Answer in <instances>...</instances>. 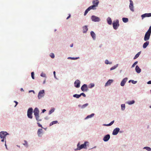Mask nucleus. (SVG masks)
Instances as JSON below:
<instances>
[{"label": "nucleus", "mask_w": 151, "mask_h": 151, "mask_svg": "<svg viewBox=\"0 0 151 151\" xmlns=\"http://www.w3.org/2000/svg\"><path fill=\"white\" fill-rule=\"evenodd\" d=\"M9 134L6 132L1 131L0 132V137L1 139H2L1 140V141L3 142L5 141V142H6V136L8 135ZM5 145L6 147V143L5 144Z\"/></svg>", "instance_id": "f257e3e1"}, {"label": "nucleus", "mask_w": 151, "mask_h": 151, "mask_svg": "<svg viewBox=\"0 0 151 151\" xmlns=\"http://www.w3.org/2000/svg\"><path fill=\"white\" fill-rule=\"evenodd\" d=\"M151 34V32L148 31L146 32L144 37L145 41H147L149 39Z\"/></svg>", "instance_id": "f03ea898"}, {"label": "nucleus", "mask_w": 151, "mask_h": 151, "mask_svg": "<svg viewBox=\"0 0 151 151\" xmlns=\"http://www.w3.org/2000/svg\"><path fill=\"white\" fill-rule=\"evenodd\" d=\"M33 109L32 108H29L27 111V116L28 118L30 119L32 118V112Z\"/></svg>", "instance_id": "7ed1b4c3"}, {"label": "nucleus", "mask_w": 151, "mask_h": 151, "mask_svg": "<svg viewBox=\"0 0 151 151\" xmlns=\"http://www.w3.org/2000/svg\"><path fill=\"white\" fill-rule=\"evenodd\" d=\"M95 5H93L89 6L88 8H87L85 11L84 14V15L85 16L88 13V12L91 9H95Z\"/></svg>", "instance_id": "20e7f679"}, {"label": "nucleus", "mask_w": 151, "mask_h": 151, "mask_svg": "<svg viewBox=\"0 0 151 151\" xmlns=\"http://www.w3.org/2000/svg\"><path fill=\"white\" fill-rule=\"evenodd\" d=\"M113 25L114 28L115 29H116L119 26L118 20H116L115 22L114 21L113 23Z\"/></svg>", "instance_id": "39448f33"}, {"label": "nucleus", "mask_w": 151, "mask_h": 151, "mask_svg": "<svg viewBox=\"0 0 151 151\" xmlns=\"http://www.w3.org/2000/svg\"><path fill=\"white\" fill-rule=\"evenodd\" d=\"M91 19L92 21L95 22H99L100 20V19L99 17L94 15H93L91 16Z\"/></svg>", "instance_id": "423d86ee"}, {"label": "nucleus", "mask_w": 151, "mask_h": 151, "mask_svg": "<svg viewBox=\"0 0 151 151\" xmlns=\"http://www.w3.org/2000/svg\"><path fill=\"white\" fill-rule=\"evenodd\" d=\"M130 4L129 5V8L130 10L132 12H133L134 11L133 6V3L132 1L131 0H129Z\"/></svg>", "instance_id": "0eeeda50"}, {"label": "nucleus", "mask_w": 151, "mask_h": 151, "mask_svg": "<svg viewBox=\"0 0 151 151\" xmlns=\"http://www.w3.org/2000/svg\"><path fill=\"white\" fill-rule=\"evenodd\" d=\"M44 90H41L39 91L38 95V97L39 99L41 98L42 97L44 96Z\"/></svg>", "instance_id": "6e6552de"}, {"label": "nucleus", "mask_w": 151, "mask_h": 151, "mask_svg": "<svg viewBox=\"0 0 151 151\" xmlns=\"http://www.w3.org/2000/svg\"><path fill=\"white\" fill-rule=\"evenodd\" d=\"M80 81L78 80H76L74 82V86L77 88H78L80 86Z\"/></svg>", "instance_id": "1a4fd4ad"}, {"label": "nucleus", "mask_w": 151, "mask_h": 151, "mask_svg": "<svg viewBox=\"0 0 151 151\" xmlns=\"http://www.w3.org/2000/svg\"><path fill=\"white\" fill-rule=\"evenodd\" d=\"M81 89L83 91H87L88 90L87 85L86 84H84L81 86Z\"/></svg>", "instance_id": "9d476101"}, {"label": "nucleus", "mask_w": 151, "mask_h": 151, "mask_svg": "<svg viewBox=\"0 0 151 151\" xmlns=\"http://www.w3.org/2000/svg\"><path fill=\"white\" fill-rule=\"evenodd\" d=\"M151 17V13H146L142 14V19L146 17Z\"/></svg>", "instance_id": "9b49d317"}, {"label": "nucleus", "mask_w": 151, "mask_h": 151, "mask_svg": "<svg viewBox=\"0 0 151 151\" xmlns=\"http://www.w3.org/2000/svg\"><path fill=\"white\" fill-rule=\"evenodd\" d=\"M87 143V142H85L84 144H82L79 147L78 146L79 145V144H78L77 145V146L78 147V150H81V149L83 148H85L86 147V143Z\"/></svg>", "instance_id": "f8f14e48"}, {"label": "nucleus", "mask_w": 151, "mask_h": 151, "mask_svg": "<svg viewBox=\"0 0 151 151\" xmlns=\"http://www.w3.org/2000/svg\"><path fill=\"white\" fill-rule=\"evenodd\" d=\"M119 129L118 128L115 129L113 131L112 134L114 135H116L119 131Z\"/></svg>", "instance_id": "ddd939ff"}, {"label": "nucleus", "mask_w": 151, "mask_h": 151, "mask_svg": "<svg viewBox=\"0 0 151 151\" xmlns=\"http://www.w3.org/2000/svg\"><path fill=\"white\" fill-rule=\"evenodd\" d=\"M37 134L38 136L41 137L43 134V130L42 129H38Z\"/></svg>", "instance_id": "4468645a"}, {"label": "nucleus", "mask_w": 151, "mask_h": 151, "mask_svg": "<svg viewBox=\"0 0 151 151\" xmlns=\"http://www.w3.org/2000/svg\"><path fill=\"white\" fill-rule=\"evenodd\" d=\"M127 78H124V79H123V80L121 82V85L122 86H124V85L125 84L127 81Z\"/></svg>", "instance_id": "2eb2a0df"}, {"label": "nucleus", "mask_w": 151, "mask_h": 151, "mask_svg": "<svg viewBox=\"0 0 151 151\" xmlns=\"http://www.w3.org/2000/svg\"><path fill=\"white\" fill-rule=\"evenodd\" d=\"M110 138V136L109 134H107L103 138V140L105 142L108 141Z\"/></svg>", "instance_id": "dca6fc26"}, {"label": "nucleus", "mask_w": 151, "mask_h": 151, "mask_svg": "<svg viewBox=\"0 0 151 151\" xmlns=\"http://www.w3.org/2000/svg\"><path fill=\"white\" fill-rule=\"evenodd\" d=\"M39 111L37 108H35L34 110V115L35 116L39 115Z\"/></svg>", "instance_id": "f3484780"}, {"label": "nucleus", "mask_w": 151, "mask_h": 151, "mask_svg": "<svg viewBox=\"0 0 151 151\" xmlns=\"http://www.w3.org/2000/svg\"><path fill=\"white\" fill-rule=\"evenodd\" d=\"M146 42H145L143 45V47L144 48H145L149 45V42L148 41H146Z\"/></svg>", "instance_id": "a211bd4d"}, {"label": "nucleus", "mask_w": 151, "mask_h": 151, "mask_svg": "<svg viewBox=\"0 0 151 151\" xmlns=\"http://www.w3.org/2000/svg\"><path fill=\"white\" fill-rule=\"evenodd\" d=\"M35 116L37 122H39L42 121V119L40 118L39 115H35Z\"/></svg>", "instance_id": "6ab92c4d"}, {"label": "nucleus", "mask_w": 151, "mask_h": 151, "mask_svg": "<svg viewBox=\"0 0 151 151\" xmlns=\"http://www.w3.org/2000/svg\"><path fill=\"white\" fill-rule=\"evenodd\" d=\"M113 81V80H109L106 83L105 86L110 85L112 83Z\"/></svg>", "instance_id": "aec40b11"}, {"label": "nucleus", "mask_w": 151, "mask_h": 151, "mask_svg": "<svg viewBox=\"0 0 151 151\" xmlns=\"http://www.w3.org/2000/svg\"><path fill=\"white\" fill-rule=\"evenodd\" d=\"M135 70L137 73H139L141 72V69L139 68L138 65H136L135 68Z\"/></svg>", "instance_id": "412c9836"}, {"label": "nucleus", "mask_w": 151, "mask_h": 151, "mask_svg": "<svg viewBox=\"0 0 151 151\" xmlns=\"http://www.w3.org/2000/svg\"><path fill=\"white\" fill-rule=\"evenodd\" d=\"M83 33H86L88 30V29L86 26H85L83 27Z\"/></svg>", "instance_id": "4be33fe9"}, {"label": "nucleus", "mask_w": 151, "mask_h": 151, "mask_svg": "<svg viewBox=\"0 0 151 151\" xmlns=\"http://www.w3.org/2000/svg\"><path fill=\"white\" fill-rule=\"evenodd\" d=\"M99 3L98 0H94L93 1V3L94 4V5L95 6V7L97 6Z\"/></svg>", "instance_id": "5701e85b"}, {"label": "nucleus", "mask_w": 151, "mask_h": 151, "mask_svg": "<svg viewBox=\"0 0 151 151\" xmlns=\"http://www.w3.org/2000/svg\"><path fill=\"white\" fill-rule=\"evenodd\" d=\"M91 35L93 39L96 38V35L92 31L91 32Z\"/></svg>", "instance_id": "b1692460"}, {"label": "nucleus", "mask_w": 151, "mask_h": 151, "mask_svg": "<svg viewBox=\"0 0 151 151\" xmlns=\"http://www.w3.org/2000/svg\"><path fill=\"white\" fill-rule=\"evenodd\" d=\"M107 21L108 22V23L109 24H112V21L111 20V19L110 17H108L107 19Z\"/></svg>", "instance_id": "393cba45"}, {"label": "nucleus", "mask_w": 151, "mask_h": 151, "mask_svg": "<svg viewBox=\"0 0 151 151\" xmlns=\"http://www.w3.org/2000/svg\"><path fill=\"white\" fill-rule=\"evenodd\" d=\"M143 149H145L148 151H151V148L149 147H144Z\"/></svg>", "instance_id": "a878e982"}, {"label": "nucleus", "mask_w": 151, "mask_h": 151, "mask_svg": "<svg viewBox=\"0 0 151 151\" xmlns=\"http://www.w3.org/2000/svg\"><path fill=\"white\" fill-rule=\"evenodd\" d=\"M122 19L124 23H126L128 22V19L127 18H123Z\"/></svg>", "instance_id": "bb28decb"}, {"label": "nucleus", "mask_w": 151, "mask_h": 151, "mask_svg": "<svg viewBox=\"0 0 151 151\" xmlns=\"http://www.w3.org/2000/svg\"><path fill=\"white\" fill-rule=\"evenodd\" d=\"M134 102L135 101L134 100H132V101H127V103L129 105H131L134 104Z\"/></svg>", "instance_id": "cd10ccee"}, {"label": "nucleus", "mask_w": 151, "mask_h": 151, "mask_svg": "<svg viewBox=\"0 0 151 151\" xmlns=\"http://www.w3.org/2000/svg\"><path fill=\"white\" fill-rule=\"evenodd\" d=\"M58 122L57 121H53V122H52L50 124V126H52V125H53L54 124L57 123Z\"/></svg>", "instance_id": "c85d7f7f"}, {"label": "nucleus", "mask_w": 151, "mask_h": 151, "mask_svg": "<svg viewBox=\"0 0 151 151\" xmlns=\"http://www.w3.org/2000/svg\"><path fill=\"white\" fill-rule=\"evenodd\" d=\"M88 105V103L86 104L81 106V108L83 109L87 106Z\"/></svg>", "instance_id": "c756f323"}, {"label": "nucleus", "mask_w": 151, "mask_h": 151, "mask_svg": "<svg viewBox=\"0 0 151 151\" xmlns=\"http://www.w3.org/2000/svg\"><path fill=\"white\" fill-rule=\"evenodd\" d=\"M94 114H91L90 115H89L86 118V119H88V118H91L93 116H94Z\"/></svg>", "instance_id": "7c9ffc66"}, {"label": "nucleus", "mask_w": 151, "mask_h": 151, "mask_svg": "<svg viewBox=\"0 0 151 151\" xmlns=\"http://www.w3.org/2000/svg\"><path fill=\"white\" fill-rule=\"evenodd\" d=\"M140 52H139L137 54H136L134 56V59H136L137 58L139 57V55L140 54Z\"/></svg>", "instance_id": "2f4dec72"}, {"label": "nucleus", "mask_w": 151, "mask_h": 151, "mask_svg": "<svg viewBox=\"0 0 151 151\" xmlns=\"http://www.w3.org/2000/svg\"><path fill=\"white\" fill-rule=\"evenodd\" d=\"M73 97L76 98H79L80 96V95L75 94L73 95Z\"/></svg>", "instance_id": "473e14b6"}, {"label": "nucleus", "mask_w": 151, "mask_h": 151, "mask_svg": "<svg viewBox=\"0 0 151 151\" xmlns=\"http://www.w3.org/2000/svg\"><path fill=\"white\" fill-rule=\"evenodd\" d=\"M54 111V109H50L49 112V114H51Z\"/></svg>", "instance_id": "72a5a7b5"}, {"label": "nucleus", "mask_w": 151, "mask_h": 151, "mask_svg": "<svg viewBox=\"0 0 151 151\" xmlns=\"http://www.w3.org/2000/svg\"><path fill=\"white\" fill-rule=\"evenodd\" d=\"M131 82L133 84H135L137 82V81H135L133 80H130L129 81V82Z\"/></svg>", "instance_id": "f704fd0d"}, {"label": "nucleus", "mask_w": 151, "mask_h": 151, "mask_svg": "<svg viewBox=\"0 0 151 151\" xmlns=\"http://www.w3.org/2000/svg\"><path fill=\"white\" fill-rule=\"evenodd\" d=\"M122 109V110H124L125 108V105L124 104H122L121 105Z\"/></svg>", "instance_id": "c9c22d12"}, {"label": "nucleus", "mask_w": 151, "mask_h": 151, "mask_svg": "<svg viewBox=\"0 0 151 151\" xmlns=\"http://www.w3.org/2000/svg\"><path fill=\"white\" fill-rule=\"evenodd\" d=\"M94 86V84L93 83H91L89 86V88H91Z\"/></svg>", "instance_id": "e433bc0d"}, {"label": "nucleus", "mask_w": 151, "mask_h": 151, "mask_svg": "<svg viewBox=\"0 0 151 151\" xmlns=\"http://www.w3.org/2000/svg\"><path fill=\"white\" fill-rule=\"evenodd\" d=\"M114 122V121H112L109 124H107L106 125V126H109L112 125L113 123Z\"/></svg>", "instance_id": "4c0bfd02"}, {"label": "nucleus", "mask_w": 151, "mask_h": 151, "mask_svg": "<svg viewBox=\"0 0 151 151\" xmlns=\"http://www.w3.org/2000/svg\"><path fill=\"white\" fill-rule=\"evenodd\" d=\"M117 67V66H114L110 68V70H113L115 69Z\"/></svg>", "instance_id": "58836bf2"}, {"label": "nucleus", "mask_w": 151, "mask_h": 151, "mask_svg": "<svg viewBox=\"0 0 151 151\" xmlns=\"http://www.w3.org/2000/svg\"><path fill=\"white\" fill-rule=\"evenodd\" d=\"M34 72H32L31 73V76H32V78L33 79H34Z\"/></svg>", "instance_id": "ea45409f"}, {"label": "nucleus", "mask_w": 151, "mask_h": 151, "mask_svg": "<svg viewBox=\"0 0 151 151\" xmlns=\"http://www.w3.org/2000/svg\"><path fill=\"white\" fill-rule=\"evenodd\" d=\"M41 76L44 77H46V75L44 73H42L40 75Z\"/></svg>", "instance_id": "a19ab883"}, {"label": "nucleus", "mask_w": 151, "mask_h": 151, "mask_svg": "<svg viewBox=\"0 0 151 151\" xmlns=\"http://www.w3.org/2000/svg\"><path fill=\"white\" fill-rule=\"evenodd\" d=\"M24 143H23V144L24 145L27 146V141L26 140H24Z\"/></svg>", "instance_id": "79ce46f5"}, {"label": "nucleus", "mask_w": 151, "mask_h": 151, "mask_svg": "<svg viewBox=\"0 0 151 151\" xmlns=\"http://www.w3.org/2000/svg\"><path fill=\"white\" fill-rule=\"evenodd\" d=\"M37 124H38V127H41L42 128H43V127L42 126V125L41 124H40L39 122H37Z\"/></svg>", "instance_id": "37998d69"}, {"label": "nucleus", "mask_w": 151, "mask_h": 151, "mask_svg": "<svg viewBox=\"0 0 151 151\" xmlns=\"http://www.w3.org/2000/svg\"><path fill=\"white\" fill-rule=\"evenodd\" d=\"M80 96H81V95L83 96L84 97H85L86 96V95L84 93H81L80 94Z\"/></svg>", "instance_id": "c03bdc74"}, {"label": "nucleus", "mask_w": 151, "mask_h": 151, "mask_svg": "<svg viewBox=\"0 0 151 151\" xmlns=\"http://www.w3.org/2000/svg\"><path fill=\"white\" fill-rule=\"evenodd\" d=\"M50 56L51 57V58H54L55 57L53 53L51 54V55H50Z\"/></svg>", "instance_id": "a18cd8bd"}, {"label": "nucleus", "mask_w": 151, "mask_h": 151, "mask_svg": "<svg viewBox=\"0 0 151 151\" xmlns=\"http://www.w3.org/2000/svg\"><path fill=\"white\" fill-rule=\"evenodd\" d=\"M137 63V61H136V62H135L134 64H133L132 65V67H133L135 65H136Z\"/></svg>", "instance_id": "49530a36"}, {"label": "nucleus", "mask_w": 151, "mask_h": 151, "mask_svg": "<svg viewBox=\"0 0 151 151\" xmlns=\"http://www.w3.org/2000/svg\"><path fill=\"white\" fill-rule=\"evenodd\" d=\"M72 60H76L79 58V57L77 58H70Z\"/></svg>", "instance_id": "de8ad7c7"}, {"label": "nucleus", "mask_w": 151, "mask_h": 151, "mask_svg": "<svg viewBox=\"0 0 151 151\" xmlns=\"http://www.w3.org/2000/svg\"><path fill=\"white\" fill-rule=\"evenodd\" d=\"M105 63L106 64H109L108 60H106L105 61Z\"/></svg>", "instance_id": "09e8293b"}, {"label": "nucleus", "mask_w": 151, "mask_h": 151, "mask_svg": "<svg viewBox=\"0 0 151 151\" xmlns=\"http://www.w3.org/2000/svg\"><path fill=\"white\" fill-rule=\"evenodd\" d=\"M147 83L148 84H151V80L149 81H148Z\"/></svg>", "instance_id": "8fccbe9b"}, {"label": "nucleus", "mask_w": 151, "mask_h": 151, "mask_svg": "<svg viewBox=\"0 0 151 151\" xmlns=\"http://www.w3.org/2000/svg\"><path fill=\"white\" fill-rule=\"evenodd\" d=\"M148 31L151 32V25Z\"/></svg>", "instance_id": "3c124183"}, {"label": "nucleus", "mask_w": 151, "mask_h": 151, "mask_svg": "<svg viewBox=\"0 0 151 151\" xmlns=\"http://www.w3.org/2000/svg\"><path fill=\"white\" fill-rule=\"evenodd\" d=\"M14 102L15 103H16V105H15V106H16L17 105V104H18V102H17V101H14Z\"/></svg>", "instance_id": "603ef678"}, {"label": "nucleus", "mask_w": 151, "mask_h": 151, "mask_svg": "<svg viewBox=\"0 0 151 151\" xmlns=\"http://www.w3.org/2000/svg\"><path fill=\"white\" fill-rule=\"evenodd\" d=\"M70 14H69V16L67 17V19H68L69 18H70Z\"/></svg>", "instance_id": "864d4df0"}, {"label": "nucleus", "mask_w": 151, "mask_h": 151, "mask_svg": "<svg viewBox=\"0 0 151 151\" xmlns=\"http://www.w3.org/2000/svg\"><path fill=\"white\" fill-rule=\"evenodd\" d=\"M53 74L54 75V77L55 78L56 76H55V71H54L53 72Z\"/></svg>", "instance_id": "5fc2aeb1"}, {"label": "nucleus", "mask_w": 151, "mask_h": 151, "mask_svg": "<svg viewBox=\"0 0 151 151\" xmlns=\"http://www.w3.org/2000/svg\"><path fill=\"white\" fill-rule=\"evenodd\" d=\"M46 111V110L45 109H43L42 110V113H44V112L45 111Z\"/></svg>", "instance_id": "6e6d98bb"}, {"label": "nucleus", "mask_w": 151, "mask_h": 151, "mask_svg": "<svg viewBox=\"0 0 151 151\" xmlns=\"http://www.w3.org/2000/svg\"><path fill=\"white\" fill-rule=\"evenodd\" d=\"M21 91H24V90L22 88H21Z\"/></svg>", "instance_id": "4d7b16f0"}, {"label": "nucleus", "mask_w": 151, "mask_h": 151, "mask_svg": "<svg viewBox=\"0 0 151 151\" xmlns=\"http://www.w3.org/2000/svg\"><path fill=\"white\" fill-rule=\"evenodd\" d=\"M81 106H81V105H78V106L79 107H81Z\"/></svg>", "instance_id": "13d9d810"}, {"label": "nucleus", "mask_w": 151, "mask_h": 151, "mask_svg": "<svg viewBox=\"0 0 151 151\" xmlns=\"http://www.w3.org/2000/svg\"><path fill=\"white\" fill-rule=\"evenodd\" d=\"M70 46L71 47H73V44H72Z\"/></svg>", "instance_id": "bf43d9fd"}, {"label": "nucleus", "mask_w": 151, "mask_h": 151, "mask_svg": "<svg viewBox=\"0 0 151 151\" xmlns=\"http://www.w3.org/2000/svg\"><path fill=\"white\" fill-rule=\"evenodd\" d=\"M45 81H44V82H43V83H45Z\"/></svg>", "instance_id": "052dcab7"}, {"label": "nucleus", "mask_w": 151, "mask_h": 151, "mask_svg": "<svg viewBox=\"0 0 151 151\" xmlns=\"http://www.w3.org/2000/svg\"><path fill=\"white\" fill-rule=\"evenodd\" d=\"M30 91L34 92V91L33 90H32V91Z\"/></svg>", "instance_id": "680f3d73"}, {"label": "nucleus", "mask_w": 151, "mask_h": 151, "mask_svg": "<svg viewBox=\"0 0 151 151\" xmlns=\"http://www.w3.org/2000/svg\"><path fill=\"white\" fill-rule=\"evenodd\" d=\"M149 107H150V108H151V105L149 106Z\"/></svg>", "instance_id": "e2e57ef3"}]
</instances>
